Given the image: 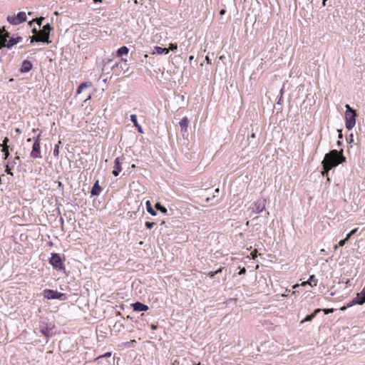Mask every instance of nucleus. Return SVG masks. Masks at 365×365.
Segmentation results:
<instances>
[{
    "instance_id": "obj_10",
    "label": "nucleus",
    "mask_w": 365,
    "mask_h": 365,
    "mask_svg": "<svg viewBox=\"0 0 365 365\" xmlns=\"http://www.w3.org/2000/svg\"><path fill=\"white\" fill-rule=\"evenodd\" d=\"M33 65L31 61L28 60H24L22 62L21 67L20 71L21 73H27L31 70Z\"/></svg>"
},
{
    "instance_id": "obj_54",
    "label": "nucleus",
    "mask_w": 365,
    "mask_h": 365,
    "mask_svg": "<svg viewBox=\"0 0 365 365\" xmlns=\"http://www.w3.org/2000/svg\"><path fill=\"white\" fill-rule=\"evenodd\" d=\"M151 328H152V329H156V326H155V325H151Z\"/></svg>"
},
{
    "instance_id": "obj_8",
    "label": "nucleus",
    "mask_w": 365,
    "mask_h": 365,
    "mask_svg": "<svg viewBox=\"0 0 365 365\" xmlns=\"http://www.w3.org/2000/svg\"><path fill=\"white\" fill-rule=\"evenodd\" d=\"M123 160V158H117L114 161V169L112 172L113 175L115 176H118L120 171L122 170L121 163Z\"/></svg>"
},
{
    "instance_id": "obj_37",
    "label": "nucleus",
    "mask_w": 365,
    "mask_h": 365,
    "mask_svg": "<svg viewBox=\"0 0 365 365\" xmlns=\"http://www.w3.org/2000/svg\"><path fill=\"white\" fill-rule=\"evenodd\" d=\"M346 241H347V240H345V238H344V240H340V241L339 242V245H339V247H343V246L345 245V243H346Z\"/></svg>"
},
{
    "instance_id": "obj_46",
    "label": "nucleus",
    "mask_w": 365,
    "mask_h": 365,
    "mask_svg": "<svg viewBox=\"0 0 365 365\" xmlns=\"http://www.w3.org/2000/svg\"><path fill=\"white\" fill-rule=\"evenodd\" d=\"M310 282H308V280L307 282H303L302 283V286H305L306 284H309Z\"/></svg>"
},
{
    "instance_id": "obj_33",
    "label": "nucleus",
    "mask_w": 365,
    "mask_h": 365,
    "mask_svg": "<svg viewBox=\"0 0 365 365\" xmlns=\"http://www.w3.org/2000/svg\"><path fill=\"white\" fill-rule=\"evenodd\" d=\"M250 255H251V257H252V258L253 259H255L257 258V250H254L251 252Z\"/></svg>"
},
{
    "instance_id": "obj_19",
    "label": "nucleus",
    "mask_w": 365,
    "mask_h": 365,
    "mask_svg": "<svg viewBox=\"0 0 365 365\" xmlns=\"http://www.w3.org/2000/svg\"><path fill=\"white\" fill-rule=\"evenodd\" d=\"M128 51H129V49L128 48V47L123 46L118 50L117 55H118V56H121L123 55H127L128 53Z\"/></svg>"
},
{
    "instance_id": "obj_41",
    "label": "nucleus",
    "mask_w": 365,
    "mask_h": 365,
    "mask_svg": "<svg viewBox=\"0 0 365 365\" xmlns=\"http://www.w3.org/2000/svg\"><path fill=\"white\" fill-rule=\"evenodd\" d=\"M205 61H206L207 63L212 64L211 59L207 56L205 57Z\"/></svg>"
},
{
    "instance_id": "obj_7",
    "label": "nucleus",
    "mask_w": 365,
    "mask_h": 365,
    "mask_svg": "<svg viewBox=\"0 0 365 365\" xmlns=\"http://www.w3.org/2000/svg\"><path fill=\"white\" fill-rule=\"evenodd\" d=\"M31 157L32 158H42L41 155V143L34 142L32 146V150L31 152Z\"/></svg>"
},
{
    "instance_id": "obj_50",
    "label": "nucleus",
    "mask_w": 365,
    "mask_h": 365,
    "mask_svg": "<svg viewBox=\"0 0 365 365\" xmlns=\"http://www.w3.org/2000/svg\"><path fill=\"white\" fill-rule=\"evenodd\" d=\"M349 137H350V142H352L353 141V137H354L353 134H351Z\"/></svg>"
},
{
    "instance_id": "obj_12",
    "label": "nucleus",
    "mask_w": 365,
    "mask_h": 365,
    "mask_svg": "<svg viewBox=\"0 0 365 365\" xmlns=\"http://www.w3.org/2000/svg\"><path fill=\"white\" fill-rule=\"evenodd\" d=\"M36 36L38 37V41L40 42L47 43H50L48 34L44 33L42 30L38 31Z\"/></svg>"
},
{
    "instance_id": "obj_24",
    "label": "nucleus",
    "mask_w": 365,
    "mask_h": 365,
    "mask_svg": "<svg viewBox=\"0 0 365 365\" xmlns=\"http://www.w3.org/2000/svg\"><path fill=\"white\" fill-rule=\"evenodd\" d=\"M308 282H310L309 285L317 286V279L315 278L314 275H311L308 279Z\"/></svg>"
},
{
    "instance_id": "obj_3",
    "label": "nucleus",
    "mask_w": 365,
    "mask_h": 365,
    "mask_svg": "<svg viewBox=\"0 0 365 365\" xmlns=\"http://www.w3.org/2000/svg\"><path fill=\"white\" fill-rule=\"evenodd\" d=\"M346 111L344 114L345 125L348 130H351L356 125V118L357 116L355 110L351 108L349 105L345 106Z\"/></svg>"
},
{
    "instance_id": "obj_5",
    "label": "nucleus",
    "mask_w": 365,
    "mask_h": 365,
    "mask_svg": "<svg viewBox=\"0 0 365 365\" xmlns=\"http://www.w3.org/2000/svg\"><path fill=\"white\" fill-rule=\"evenodd\" d=\"M49 263L56 270H61L64 268L61 257L58 254H52V256L49 259Z\"/></svg>"
},
{
    "instance_id": "obj_47",
    "label": "nucleus",
    "mask_w": 365,
    "mask_h": 365,
    "mask_svg": "<svg viewBox=\"0 0 365 365\" xmlns=\"http://www.w3.org/2000/svg\"><path fill=\"white\" fill-rule=\"evenodd\" d=\"M32 32L34 34V35H37L38 31H37L36 29H33Z\"/></svg>"
},
{
    "instance_id": "obj_34",
    "label": "nucleus",
    "mask_w": 365,
    "mask_h": 365,
    "mask_svg": "<svg viewBox=\"0 0 365 365\" xmlns=\"http://www.w3.org/2000/svg\"><path fill=\"white\" fill-rule=\"evenodd\" d=\"M38 37H37L36 35H34L31 37V43H34V41H36V42H40L38 41Z\"/></svg>"
},
{
    "instance_id": "obj_28",
    "label": "nucleus",
    "mask_w": 365,
    "mask_h": 365,
    "mask_svg": "<svg viewBox=\"0 0 365 365\" xmlns=\"http://www.w3.org/2000/svg\"><path fill=\"white\" fill-rule=\"evenodd\" d=\"M1 152L4 154L5 159L9 157V147H4V148H2Z\"/></svg>"
},
{
    "instance_id": "obj_30",
    "label": "nucleus",
    "mask_w": 365,
    "mask_h": 365,
    "mask_svg": "<svg viewBox=\"0 0 365 365\" xmlns=\"http://www.w3.org/2000/svg\"><path fill=\"white\" fill-rule=\"evenodd\" d=\"M58 154H59V145H58V144H57V145H55V147H54V149H53V155H54L55 156H58Z\"/></svg>"
},
{
    "instance_id": "obj_14",
    "label": "nucleus",
    "mask_w": 365,
    "mask_h": 365,
    "mask_svg": "<svg viewBox=\"0 0 365 365\" xmlns=\"http://www.w3.org/2000/svg\"><path fill=\"white\" fill-rule=\"evenodd\" d=\"M102 189L101 186L99 185L98 180H96L94 183L92 189H91V195H99L101 192Z\"/></svg>"
},
{
    "instance_id": "obj_40",
    "label": "nucleus",
    "mask_w": 365,
    "mask_h": 365,
    "mask_svg": "<svg viewBox=\"0 0 365 365\" xmlns=\"http://www.w3.org/2000/svg\"><path fill=\"white\" fill-rule=\"evenodd\" d=\"M223 267H220L218 269L214 272V274H217L222 272Z\"/></svg>"
},
{
    "instance_id": "obj_27",
    "label": "nucleus",
    "mask_w": 365,
    "mask_h": 365,
    "mask_svg": "<svg viewBox=\"0 0 365 365\" xmlns=\"http://www.w3.org/2000/svg\"><path fill=\"white\" fill-rule=\"evenodd\" d=\"M358 228H355L352 230L349 233H348L345 237V240H348L356 232Z\"/></svg>"
},
{
    "instance_id": "obj_21",
    "label": "nucleus",
    "mask_w": 365,
    "mask_h": 365,
    "mask_svg": "<svg viewBox=\"0 0 365 365\" xmlns=\"http://www.w3.org/2000/svg\"><path fill=\"white\" fill-rule=\"evenodd\" d=\"M146 209L147 211L151 215H156V212L153 209L151 203L149 200H147L145 202Z\"/></svg>"
},
{
    "instance_id": "obj_42",
    "label": "nucleus",
    "mask_w": 365,
    "mask_h": 365,
    "mask_svg": "<svg viewBox=\"0 0 365 365\" xmlns=\"http://www.w3.org/2000/svg\"><path fill=\"white\" fill-rule=\"evenodd\" d=\"M246 272V269L245 267H243L242 269H240V271L239 272V274H243Z\"/></svg>"
},
{
    "instance_id": "obj_59",
    "label": "nucleus",
    "mask_w": 365,
    "mask_h": 365,
    "mask_svg": "<svg viewBox=\"0 0 365 365\" xmlns=\"http://www.w3.org/2000/svg\"><path fill=\"white\" fill-rule=\"evenodd\" d=\"M27 141H28V142H31V138H28V139H27Z\"/></svg>"
},
{
    "instance_id": "obj_55",
    "label": "nucleus",
    "mask_w": 365,
    "mask_h": 365,
    "mask_svg": "<svg viewBox=\"0 0 365 365\" xmlns=\"http://www.w3.org/2000/svg\"><path fill=\"white\" fill-rule=\"evenodd\" d=\"M338 246L339 245H334V249L336 250L338 248Z\"/></svg>"
},
{
    "instance_id": "obj_32",
    "label": "nucleus",
    "mask_w": 365,
    "mask_h": 365,
    "mask_svg": "<svg viewBox=\"0 0 365 365\" xmlns=\"http://www.w3.org/2000/svg\"><path fill=\"white\" fill-rule=\"evenodd\" d=\"M322 311H323L324 312L325 314H328L329 313H332L334 312V309H322Z\"/></svg>"
},
{
    "instance_id": "obj_18",
    "label": "nucleus",
    "mask_w": 365,
    "mask_h": 365,
    "mask_svg": "<svg viewBox=\"0 0 365 365\" xmlns=\"http://www.w3.org/2000/svg\"><path fill=\"white\" fill-rule=\"evenodd\" d=\"M361 294H363V297L359 299V294H358L356 300L353 301V302L351 304L348 305V307L351 306V304L354 303H356L359 304H362L365 303V287L363 289Z\"/></svg>"
},
{
    "instance_id": "obj_35",
    "label": "nucleus",
    "mask_w": 365,
    "mask_h": 365,
    "mask_svg": "<svg viewBox=\"0 0 365 365\" xmlns=\"http://www.w3.org/2000/svg\"><path fill=\"white\" fill-rule=\"evenodd\" d=\"M8 142H9V138H5L4 140H3V143L1 145L2 146V148L8 147V145H7V143Z\"/></svg>"
},
{
    "instance_id": "obj_4",
    "label": "nucleus",
    "mask_w": 365,
    "mask_h": 365,
    "mask_svg": "<svg viewBox=\"0 0 365 365\" xmlns=\"http://www.w3.org/2000/svg\"><path fill=\"white\" fill-rule=\"evenodd\" d=\"M43 295L47 299H66L65 294L53 289H44L43 292Z\"/></svg>"
},
{
    "instance_id": "obj_23",
    "label": "nucleus",
    "mask_w": 365,
    "mask_h": 365,
    "mask_svg": "<svg viewBox=\"0 0 365 365\" xmlns=\"http://www.w3.org/2000/svg\"><path fill=\"white\" fill-rule=\"evenodd\" d=\"M155 208L160 211L161 212L164 213V214H166L168 210L166 209V207H165L164 206H163L160 202H157L155 205Z\"/></svg>"
},
{
    "instance_id": "obj_53",
    "label": "nucleus",
    "mask_w": 365,
    "mask_h": 365,
    "mask_svg": "<svg viewBox=\"0 0 365 365\" xmlns=\"http://www.w3.org/2000/svg\"><path fill=\"white\" fill-rule=\"evenodd\" d=\"M93 1H94L95 3H98V2H101V1H102V0H93Z\"/></svg>"
},
{
    "instance_id": "obj_29",
    "label": "nucleus",
    "mask_w": 365,
    "mask_h": 365,
    "mask_svg": "<svg viewBox=\"0 0 365 365\" xmlns=\"http://www.w3.org/2000/svg\"><path fill=\"white\" fill-rule=\"evenodd\" d=\"M145 225L148 229H151L155 225V223L153 222H146L145 223Z\"/></svg>"
},
{
    "instance_id": "obj_58",
    "label": "nucleus",
    "mask_w": 365,
    "mask_h": 365,
    "mask_svg": "<svg viewBox=\"0 0 365 365\" xmlns=\"http://www.w3.org/2000/svg\"><path fill=\"white\" fill-rule=\"evenodd\" d=\"M297 287H299V284H296V285L293 286V288H296Z\"/></svg>"
},
{
    "instance_id": "obj_44",
    "label": "nucleus",
    "mask_w": 365,
    "mask_h": 365,
    "mask_svg": "<svg viewBox=\"0 0 365 365\" xmlns=\"http://www.w3.org/2000/svg\"><path fill=\"white\" fill-rule=\"evenodd\" d=\"M172 365H180V361L177 359L174 360Z\"/></svg>"
},
{
    "instance_id": "obj_13",
    "label": "nucleus",
    "mask_w": 365,
    "mask_h": 365,
    "mask_svg": "<svg viewBox=\"0 0 365 365\" xmlns=\"http://www.w3.org/2000/svg\"><path fill=\"white\" fill-rule=\"evenodd\" d=\"M189 120L187 117H184L179 123L180 126V130L182 133L187 132Z\"/></svg>"
},
{
    "instance_id": "obj_11",
    "label": "nucleus",
    "mask_w": 365,
    "mask_h": 365,
    "mask_svg": "<svg viewBox=\"0 0 365 365\" xmlns=\"http://www.w3.org/2000/svg\"><path fill=\"white\" fill-rule=\"evenodd\" d=\"M132 307L135 312L147 311L148 309L147 305L139 302L132 304Z\"/></svg>"
},
{
    "instance_id": "obj_15",
    "label": "nucleus",
    "mask_w": 365,
    "mask_h": 365,
    "mask_svg": "<svg viewBox=\"0 0 365 365\" xmlns=\"http://www.w3.org/2000/svg\"><path fill=\"white\" fill-rule=\"evenodd\" d=\"M130 120H131V121L133 123L134 126H135V128H137L138 131L140 133H143V128H142L141 125H140L138 124V120H137V116H136V115H135V114L131 115H130Z\"/></svg>"
},
{
    "instance_id": "obj_60",
    "label": "nucleus",
    "mask_w": 365,
    "mask_h": 365,
    "mask_svg": "<svg viewBox=\"0 0 365 365\" xmlns=\"http://www.w3.org/2000/svg\"><path fill=\"white\" fill-rule=\"evenodd\" d=\"M327 0H323V4L325 5V2L327 1Z\"/></svg>"
},
{
    "instance_id": "obj_22",
    "label": "nucleus",
    "mask_w": 365,
    "mask_h": 365,
    "mask_svg": "<svg viewBox=\"0 0 365 365\" xmlns=\"http://www.w3.org/2000/svg\"><path fill=\"white\" fill-rule=\"evenodd\" d=\"M136 341L135 339H132L130 341H127L123 343L121 346L123 348L133 347Z\"/></svg>"
},
{
    "instance_id": "obj_6",
    "label": "nucleus",
    "mask_w": 365,
    "mask_h": 365,
    "mask_svg": "<svg viewBox=\"0 0 365 365\" xmlns=\"http://www.w3.org/2000/svg\"><path fill=\"white\" fill-rule=\"evenodd\" d=\"M8 21L11 24L17 25L26 21V14L25 12H19L16 16H8Z\"/></svg>"
},
{
    "instance_id": "obj_45",
    "label": "nucleus",
    "mask_w": 365,
    "mask_h": 365,
    "mask_svg": "<svg viewBox=\"0 0 365 365\" xmlns=\"http://www.w3.org/2000/svg\"><path fill=\"white\" fill-rule=\"evenodd\" d=\"M6 172L8 173V174H10V175H13L12 173L10 171L9 167L7 166L6 167Z\"/></svg>"
},
{
    "instance_id": "obj_2",
    "label": "nucleus",
    "mask_w": 365,
    "mask_h": 365,
    "mask_svg": "<svg viewBox=\"0 0 365 365\" xmlns=\"http://www.w3.org/2000/svg\"><path fill=\"white\" fill-rule=\"evenodd\" d=\"M346 158L343 155V150H341L340 151L332 150L325 155L323 162L333 168L336 167L338 165L346 162Z\"/></svg>"
},
{
    "instance_id": "obj_39",
    "label": "nucleus",
    "mask_w": 365,
    "mask_h": 365,
    "mask_svg": "<svg viewBox=\"0 0 365 365\" xmlns=\"http://www.w3.org/2000/svg\"><path fill=\"white\" fill-rule=\"evenodd\" d=\"M34 142L41 143V135H38L36 138H34Z\"/></svg>"
},
{
    "instance_id": "obj_56",
    "label": "nucleus",
    "mask_w": 365,
    "mask_h": 365,
    "mask_svg": "<svg viewBox=\"0 0 365 365\" xmlns=\"http://www.w3.org/2000/svg\"><path fill=\"white\" fill-rule=\"evenodd\" d=\"M16 133H20V129H19V128H16Z\"/></svg>"
},
{
    "instance_id": "obj_25",
    "label": "nucleus",
    "mask_w": 365,
    "mask_h": 365,
    "mask_svg": "<svg viewBox=\"0 0 365 365\" xmlns=\"http://www.w3.org/2000/svg\"><path fill=\"white\" fill-rule=\"evenodd\" d=\"M88 86V84L86 82L81 83L80 86L78 87L77 93H81L82 91Z\"/></svg>"
},
{
    "instance_id": "obj_43",
    "label": "nucleus",
    "mask_w": 365,
    "mask_h": 365,
    "mask_svg": "<svg viewBox=\"0 0 365 365\" xmlns=\"http://www.w3.org/2000/svg\"><path fill=\"white\" fill-rule=\"evenodd\" d=\"M207 275L210 277V278H213L214 276L215 275V274H214V272H210Z\"/></svg>"
},
{
    "instance_id": "obj_1",
    "label": "nucleus",
    "mask_w": 365,
    "mask_h": 365,
    "mask_svg": "<svg viewBox=\"0 0 365 365\" xmlns=\"http://www.w3.org/2000/svg\"><path fill=\"white\" fill-rule=\"evenodd\" d=\"M23 38L19 36H11L4 26H0V50L6 48L11 50L17 43L21 42Z\"/></svg>"
},
{
    "instance_id": "obj_49",
    "label": "nucleus",
    "mask_w": 365,
    "mask_h": 365,
    "mask_svg": "<svg viewBox=\"0 0 365 365\" xmlns=\"http://www.w3.org/2000/svg\"><path fill=\"white\" fill-rule=\"evenodd\" d=\"M339 138H342V133H341V130H339Z\"/></svg>"
},
{
    "instance_id": "obj_17",
    "label": "nucleus",
    "mask_w": 365,
    "mask_h": 365,
    "mask_svg": "<svg viewBox=\"0 0 365 365\" xmlns=\"http://www.w3.org/2000/svg\"><path fill=\"white\" fill-rule=\"evenodd\" d=\"M320 312H322V309H317L314 311V312L309 315H307L302 321V323L303 322H309L311 320H312L315 316L319 313Z\"/></svg>"
},
{
    "instance_id": "obj_51",
    "label": "nucleus",
    "mask_w": 365,
    "mask_h": 365,
    "mask_svg": "<svg viewBox=\"0 0 365 365\" xmlns=\"http://www.w3.org/2000/svg\"><path fill=\"white\" fill-rule=\"evenodd\" d=\"M193 58H194V56H190L189 57V61H191Z\"/></svg>"
},
{
    "instance_id": "obj_38",
    "label": "nucleus",
    "mask_w": 365,
    "mask_h": 365,
    "mask_svg": "<svg viewBox=\"0 0 365 365\" xmlns=\"http://www.w3.org/2000/svg\"><path fill=\"white\" fill-rule=\"evenodd\" d=\"M111 355V353L110 352H107L105 354L102 355V356H98V358H103V357H110Z\"/></svg>"
},
{
    "instance_id": "obj_20",
    "label": "nucleus",
    "mask_w": 365,
    "mask_h": 365,
    "mask_svg": "<svg viewBox=\"0 0 365 365\" xmlns=\"http://www.w3.org/2000/svg\"><path fill=\"white\" fill-rule=\"evenodd\" d=\"M154 49L158 54H162V53L167 54L169 53V49H168L166 48H162L160 46H155Z\"/></svg>"
},
{
    "instance_id": "obj_31",
    "label": "nucleus",
    "mask_w": 365,
    "mask_h": 365,
    "mask_svg": "<svg viewBox=\"0 0 365 365\" xmlns=\"http://www.w3.org/2000/svg\"><path fill=\"white\" fill-rule=\"evenodd\" d=\"M178 48V45L176 43H170L169 48L168 49L171 51H175Z\"/></svg>"
},
{
    "instance_id": "obj_52",
    "label": "nucleus",
    "mask_w": 365,
    "mask_h": 365,
    "mask_svg": "<svg viewBox=\"0 0 365 365\" xmlns=\"http://www.w3.org/2000/svg\"><path fill=\"white\" fill-rule=\"evenodd\" d=\"M346 309V307H341V309H341V311H344V310H345Z\"/></svg>"
},
{
    "instance_id": "obj_16",
    "label": "nucleus",
    "mask_w": 365,
    "mask_h": 365,
    "mask_svg": "<svg viewBox=\"0 0 365 365\" xmlns=\"http://www.w3.org/2000/svg\"><path fill=\"white\" fill-rule=\"evenodd\" d=\"M322 164L323 166V170L322 171V175L323 176L327 177V180L329 181V178L328 177L329 172L331 169V168L323 161H322Z\"/></svg>"
},
{
    "instance_id": "obj_61",
    "label": "nucleus",
    "mask_w": 365,
    "mask_h": 365,
    "mask_svg": "<svg viewBox=\"0 0 365 365\" xmlns=\"http://www.w3.org/2000/svg\"><path fill=\"white\" fill-rule=\"evenodd\" d=\"M215 192H219V188H217V189L215 190Z\"/></svg>"
},
{
    "instance_id": "obj_57",
    "label": "nucleus",
    "mask_w": 365,
    "mask_h": 365,
    "mask_svg": "<svg viewBox=\"0 0 365 365\" xmlns=\"http://www.w3.org/2000/svg\"><path fill=\"white\" fill-rule=\"evenodd\" d=\"M209 200H210V197H207V198L205 199V202H208V201H209Z\"/></svg>"
},
{
    "instance_id": "obj_48",
    "label": "nucleus",
    "mask_w": 365,
    "mask_h": 365,
    "mask_svg": "<svg viewBox=\"0 0 365 365\" xmlns=\"http://www.w3.org/2000/svg\"><path fill=\"white\" fill-rule=\"evenodd\" d=\"M225 14V9H222V10H220V15H223V14Z\"/></svg>"
},
{
    "instance_id": "obj_9",
    "label": "nucleus",
    "mask_w": 365,
    "mask_h": 365,
    "mask_svg": "<svg viewBox=\"0 0 365 365\" xmlns=\"http://www.w3.org/2000/svg\"><path fill=\"white\" fill-rule=\"evenodd\" d=\"M265 208V205L264 202H259V201H257V202H255L252 207H250V209L252 210V212L254 213H260L261 212H262Z\"/></svg>"
},
{
    "instance_id": "obj_36",
    "label": "nucleus",
    "mask_w": 365,
    "mask_h": 365,
    "mask_svg": "<svg viewBox=\"0 0 365 365\" xmlns=\"http://www.w3.org/2000/svg\"><path fill=\"white\" fill-rule=\"evenodd\" d=\"M43 20H44V18H43V17H40L39 19H35L34 21H36V23H37L39 26H41V24H42V21H43Z\"/></svg>"
},
{
    "instance_id": "obj_26",
    "label": "nucleus",
    "mask_w": 365,
    "mask_h": 365,
    "mask_svg": "<svg viewBox=\"0 0 365 365\" xmlns=\"http://www.w3.org/2000/svg\"><path fill=\"white\" fill-rule=\"evenodd\" d=\"M52 28L50 26L49 24H47L46 25L43 26V29H41L44 33L50 34V31H51Z\"/></svg>"
}]
</instances>
